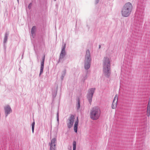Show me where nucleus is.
<instances>
[{"label": "nucleus", "mask_w": 150, "mask_h": 150, "mask_svg": "<svg viewBox=\"0 0 150 150\" xmlns=\"http://www.w3.org/2000/svg\"><path fill=\"white\" fill-rule=\"evenodd\" d=\"M103 71L105 76L109 78L110 74V64L109 58L105 57L103 60Z\"/></svg>", "instance_id": "f257e3e1"}, {"label": "nucleus", "mask_w": 150, "mask_h": 150, "mask_svg": "<svg viewBox=\"0 0 150 150\" xmlns=\"http://www.w3.org/2000/svg\"><path fill=\"white\" fill-rule=\"evenodd\" d=\"M133 8L132 4L130 2L126 3L122 8L121 13L122 16L127 17L131 13Z\"/></svg>", "instance_id": "f03ea898"}, {"label": "nucleus", "mask_w": 150, "mask_h": 150, "mask_svg": "<svg viewBox=\"0 0 150 150\" xmlns=\"http://www.w3.org/2000/svg\"><path fill=\"white\" fill-rule=\"evenodd\" d=\"M100 112V109L99 107L95 106L92 108L90 111V115L91 118L93 120L98 119Z\"/></svg>", "instance_id": "7ed1b4c3"}, {"label": "nucleus", "mask_w": 150, "mask_h": 150, "mask_svg": "<svg viewBox=\"0 0 150 150\" xmlns=\"http://www.w3.org/2000/svg\"><path fill=\"white\" fill-rule=\"evenodd\" d=\"M66 45V44H64V46H62V47L59 59V60L57 61V64H58L60 62H63L64 61V58L66 54L65 51Z\"/></svg>", "instance_id": "20e7f679"}, {"label": "nucleus", "mask_w": 150, "mask_h": 150, "mask_svg": "<svg viewBox=\"0 0 150 150\" xmlns=\"http://www.w3.org/2000/svg\"><path fill=\"white\" fill-rule=\"evenodd\" d=\"M95 88H91L88 90V93L86 96V98L89 103H91L92 101V98L95 92Z\"/></svg>", "instance_id": "39448f33"}, {"label": "nucleus", "mask_w": 150, "mask_h": 150, "mask_svg": "<svg viewBox=\"0 0 150 150\" xmlns=\"http://www.w3.org/2000/svg\"><path fill=\"white\" fill-rule=\"evenodd\" d=\"M57 140L56 137L52 139L51 142L49 143L50 144V150H56V145H57Z\"/></svg>", "instance_id": "423d86ee"}, {"label": "nucleus", "mask_w": 150, "mask_h": 150, "mask_svg": "<svg viewBox=\"0 0 150 150\" xmlns=\"http://www.w3.org/2000/svg\"><path fill=\"white\" fill-rule=\"evenodd\" d=\"M75 119L74 116L73 115H71L69 118V122H67V126L69 129L71 128L73 125Z\"/></svg>", "instance_id": "0eeeda50"}, {"label": "nucleus", "mask_w": 150, "mask_h": 150, "mask_svg": "<svg viewBox=\"0 0 150 150\" xmlns=\"http://www.w3.org/2000/svg\"><path fill=\"white\" fill-rule=\"evenodd\" d=\"M91 59L90 51L89 50H87L86 51L84 62H91Z\"/></svg>", "instance_id": "6e6552de"}, {"label": "nucleus", "mask_w": 150, "mask_h": 150, "mask_svg": "<svg viewBox=\"0 0 150 150\" xmlns=\"http://www.w3.org/2000/svg\"><path fill=\"white\" fill-rule=\"evenodd\" d=\"M4 110L6 117L8 115L10 114L12 112V110L11 107L8 105L4 107Z\"/></svg>", "instance_id": "1a4fd4ad"}, {"label": "nucleus", "mask_w": 150, "mask_h": 150, "mask_svg": "<svg viewBox=\"0 0 150 150\" xmlns=\"http://www.w3.org/2000/svg\"><path fill=\"white\" fill-rule=\"evenodd\" d=\"M45 56L44 55L43 58L42 59V61L41 62V66H40V73L39 74V76H40L41 74L43 72V70L44 67V62L45 60Z\"/></svg>", "instance_id": "9d476101"}, {"label": "nucleus", "mask_w": 150, "mask_h": 150, "mask_svg": "<svg viewBox=\"0 0 150 150\" xmlns=\"http://www.w3.org/2000/svg\"><path fill=\"white\" fill-rule=\"evenodd\" d=\"M84 68L86 70H87L90 67L91 62H84Z\"/></svg>", "instance_id": "9b49d317"}, {"label": "nucleus", "mask_w": 150, "mask_h": 150, "mask_svg": "<svg viewBox=\"0 0 150 150\" xmlns=\"http://www.w3.org/2000/svg\"><path fill=\"white\" fill-rule=\"evenodd\" d=\"M87 73L88 71H87L86 74H84L82 75L81 77V80L83 82H84L88 78Z\"/></svg>", "instance_id": "f8f14e48"}, {"label": "nucleus", "mask_w": 150, "mask_h": 150, "mask_svg": "<svg viewBox=\"0 0 150 150\" xmlns=\"http://www.w3.org/2000/svg\"><path fill=\"white\" fill-rule=\"evenodd\" d=\"M79 123L78 118L77 117V120L75 121L74 126V132L76 133L77 132L78 126Z\"/></svg>", "instance_id": "ddd939ff"}, {"label": "nucleus", "mask_w": 150, "mask_h": 150, "mask_svg": "<svg viewBox=\"0 0 150 150\" xmlns=\"http://www.w3.org/2000/svg\"><path fill=\"white\" fill-rule=\"evenodd\" d=\"M36 27L35 26H33L31 29V33L32 37L34 38L35 35V32L36 31Z\"/></svg>", "instance_id": "4468645a"}, {"label": "nucleus", "mask_w": 150, "mask_h": 150, "mask_svg": "<svg viewBox=\"0 0 150 150\" xmlns=\"http://www.w3.org/2000/svg\"><path fill=\"white\" fill-rule=\"evenodd\" d=\"M66 69H64V70H63L62 73V75L61 77V79L62 80H63L64 77L66 75Z\"/></svg>", "instance_id": "2eb2a0df"}, {"label": "nucleus", "mask_w": 150, "mask_h": 150, "mask_svg": "<svg viewBox=\"0 0 150 150\" xmlns=\"http://www.w3.org/2000/svg\"><path fill=\"white\" fill-rule=\"evenodd\" d=\"M146 112L147 116L149 117L150 115V104H148Z\"/></svg>", "instance_id": "dca6fc26"}, {"label": "nucleus", "mask_w": 150, "mask_h": 150, "mask_svg": "<svg viewBox=\"0 0 150 150\" xmlns=\"http://www.w3.org/2000/svg\"><path fill=\"white\" fill-rule=\"evenodd\" d=\"M9 35V33H7L6 32L5 33V35H4V43H6V42L7 39H8V36Z\"/></svg>", "instance_id": "f3484780"}, {"label": "nucleus", "mask_w": 150, "mask_h": 150, "mask_svg": "<svg viewBox=\"0 0 150 150\" xmlns=\"http://www.w3.org/2000/svg\"><path fill=\"white\" fill-rule=\"evenodd\" d=\"M118 97L116 95L113 100L112 103H117Z\"/></svg>", "instance_id": "a211bd4d"}, {"label": "nucleus", "mask_w": 150, "mask_h": 150, "mask_svg": "<svg viewBox=\"0 0 150 150\" xmlns=\"http://www.w3.org/2000/svg\"><path fill=\"white\" fill-rule=\"evenodd\" d=\"M57 94V91H55L54 92H53L52 93V97H53V100L54 101V98L56 96ZM53 102H54V101H53Z\"/></svg>", "instance_id": "6ab92c4d"}, {"label": "nucleus", "mask_w": 150, "mask_h": 150, "mask_svg": "<svg viewBox=\"0 0 150 150\" xmlns=\"http://www.w3.org/2000/svg\"><path fill=\"white\" fill-rule=\"evenodd\" d=\"M76 142L75 141H74L73 142V150H76Z\"/></svg>", "instance_id": "aec40b11"}, {"label": "nucleus", "mask_w": 150, "mask_h": 150, "mask_svg": "<svg viewBox=\"0 0 150 150\" xmlns=\"http://www.w3.org/2000/svg\"><path fill=\"white\" fill-rule=\"evenodd\" d=\"M35 124V122L34 121V122L32 123V132L33 133H34V132Z\"/></svg>", "instance_id": "412c9836"}, {"label": "nucleus", "mask_w": 150, "mask_h": 150, "mask_svg": "<svg viewBox=\"0 0 150 150\" xmlns=\"http://www.w3.org/2000/svg\"><path fill=\"white\" fill-rule=\"evenodd\" d=\"M117 104H112V108L113 109H115L117 107Z\"/></svg>", "instance_id": "4be33fe9"}, {"label": "nucleus", "mask_w": 150, "mask_h": 150, "mask_svg": "<svg viewBox=\"0 0 150 150\" xmlns=\"http://www.w3.org/2000/svg\"><path fill=\"white\" fill-rule=\"evenodd\" d=\"M32 5V3H30L29 4L28 6V8H29V9H30L31 8Z\"/></svg>", "instance_id": "5701e85b"}, {"label": "nucleus", "mask_w": 150, "mask_h": 150, "mask_svg": "<svg viewBox=\"0 0 150 150\" xmlns=\"http://www.w3.org/2000/svg\"><path fill=\"white\" fill-rule=\"evenodd\" d=\"M80 104H77V105L76 106V107L77 108V110H78L80 108Z\"/></svg>", "instance_id": "b1692460"}, {"label": "nucleus", "mask_w": 150, "mask_h": 150, "mask_svg": "<svg viewBox=\"0 0 150 150\" xmlns=\"http://www.w3.org/2000/svg\"><path fill=\"white\" fill-rule=\"evenodd\" d=\"M57 121L58 122H59V111H58V110L57 111Z\"/></svg>", "instance_id": "393cba45"}, {"label": "nucleus", "mask_w": 150, "mask_h": 150, "mask_svg": "<svg viewBox=\"0 0 150 150\" xmlns=\"http://www.w3.org/2000/svg\"><path fill=\"white\" fill-rule=\"evenodd\" d=\"M76 100L77 102V103H80V101L79 98V97H78L76 98Z\"/></svg>", "instance_id": "a878e982"}, {"label": "nucleus", "mask_w": 150, "mask_h": 150, "mask_svg": "<svg viewBox=\"0 0 150 150\" xmlns=\"http://www.w3.org/2000/svg\"><path fill=\"white\" fill-rule=\"evenodd\" d=\"M99 2V0H95V4H97Z\"/></svg>", "instance_id": "bb28decb"}, {"label": "nucleus", "mask_w": 150, "mask_h": 150, "mask_svg": "<svg viewBox=\"0 0 150 150\" xmlns=\"http://www.w3.org/2000/svg\"><path fill=\"white\" fill-rule=\"evenodd\" d=\"M148 103H150V98H149Z\"/></svg>", "instance_id": "cd10ccee"}, {"label": "nucleus", "mask_w": 150, "mask_h": 150, "mask_svg": "<svg viewBox=\"0 0 150 150\" xmlns=\"http://www.w3.org/2000/svg\"><path fill=\"white\" fill-rule=\"evenodd\" d=\"M100 47H101V46L100 45H99V49L100 48Z\"/></svg>", "instance_id": "c85d7f7f"}, {"label": "nucleus", "mask_w": 150, "mask_h": 150, "mask_svg": "<svg viewBox=\"0 0 150 150\" xmlns=\"http://www.w3.org/2000/svg\"><path fill=\"white\" fill-rule=\"evenodd\" d=\"M23 57V54L22 55V57Z\"/></svg>", "instance_id": "c756f323"}]
</instances>
